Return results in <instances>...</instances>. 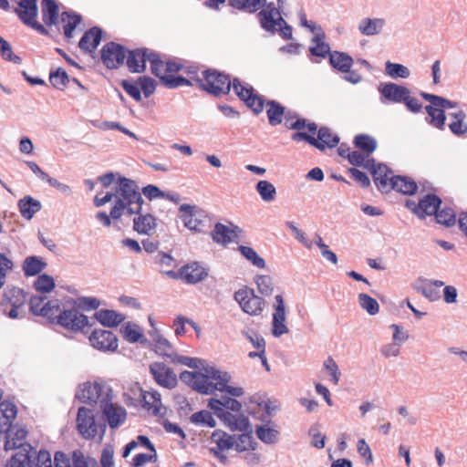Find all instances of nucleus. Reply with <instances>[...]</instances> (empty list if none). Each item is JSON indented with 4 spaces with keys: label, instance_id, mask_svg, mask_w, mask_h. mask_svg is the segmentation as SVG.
Instances as JSON below:
<instances>
[{
    "label": "nucleus",
    "instance_id": "nucleus-1",
    "mask_svg": "<svg viewBox=\"0 0 467 467\" xmlns=\"http://www.w3.org/2000/svg\"><path fill=\"white\" fill-rule=\"evenodd\" d=\"M30 311L35 316L47 317L68 330L79 331L88 326V317L73 306L70 309L60 308L59 300H49L47 296H33L30 298Z\"/></svg>",
    "mask_w": 467,
    "mask_h": 467
},
{
    "label": "nucleus",
    "instance_id": "nucleus-2",
    "mask_svg": "<svg viewBox=\"0 0 467 467\" xmlns=\"http://www.w3.org/2000/svg\"><path fill=\"white\" fill-rule=\"evenodd\" d=\"M111 387L104 381L89 383V405L99 404L102 418L110 429H118L127 420V410L124 407L114 403Z\"/></svg>",
    "mask_w": 467,
    "mask_h": 467
},
{
    "label": "nucleus",
    "instance_id": "nucleus-3",
    "mask_svg": "<svg viewBox=\"0 0 467 467\" xmlns=\"http://www.w3.org/2000/svg\"><path fill=\"white\" fill-rule=\"evenodd\" d=\"M113 198L115 199L114 213H117L119 209L124 207V202H128V205L144 202L138 183L121 175H119L114 192H108L102 197H99L98 194L94 197L93 202L96 207H100L110 202Z\"/></svg>",
    "mask_w": 467,
    "mask_h": 467
},
{
    "label": "nucleus",
    "instance_id": "nucleus-4",
    "mask_svg": "<svg viewBox=\"0 0 467 467\" xmlns=\"http://www.w3.org/2000/svg\"><path fill=\"white\" fill-rule=\"evenodd\" d=\"M202 78L197 77L195 83L200 88L214 97L227 95L231 88L233 80L230 75L216 69L208 68L202 71Z\"/></svg>",
    "mask_w": 467,
    "mask_h": 467
},
{
    "label": "nucleus",
    "instance_id": "nucleus-5",
    "mask_svg": "<svg viewBox=\"0 0 467 467\" xmlns=\"http://www.w3.org/2000/svg\"><path fill=\"white\" fill-rule=\"evenodd\" d=\"M316 133L317 138H315L314 134L309 132H295L291 135V140L294 141H306L320 151H325L327 149H334L339 143V137L327 127L317 129Z\"/></svg>",
    "mask_w": 467,
    "mask_h": 467
},
{
    "label": "nucleus",
    "instance_id": "nucleus-6",
    "mask_svg": "<svg viewBox=\"0 0 467 467\" xmlns=\"http://www.w3.org/2000/svg\"><path fill=\"white\" fill-rule=\"evenodd\" d=\"M232 88L235 95L251 109L255 115L260 114L265 106V99L257 94L249 84H243L239 78L233 79Z\"/></svg>",
    "mask_w": 467,
    "mask_h": 467
},
{
    "label": "nucleus",
    "instance_id": "nucleus-7",
    "mask_svg": "<svg viewBox=\"0 0 467 467\" xmlns=\"http://www.w3.org/2000/svg\"><path fill=\"white\" fill-rule=\"evenodd\" d=\"M17 5L18 6L14 8V12L25 25L41 35L48 34L45 26L36 20L38 15L37 0H20Z\"/></svg>",
    "mask_w": 467,
    "mask_h": 467
},
{
    "label": "nucleus",
    "instance_id": "nucleus-8",
    "mask_svg": "<svg viewBox=\"0 0 467 467\" xmlns=\"http://www.w3.org/2000/svg\"><path fill=\"white\" fill-rule=\"evenodd\" d=\"M101 61L108 69H117L125 64L128 48L119 43L110 41L101 48Z\"/></svg>",
    "mask_w": 467,
    "mask_h": 467
},
{
    "label": "nucleus",
    "instance_id": "nucleus-9",
    "mask_svg": "<svg viewBox=\"0 0 467 467\" xmlns=\"http://www.w3.org/2000/svg\"><path fill=\"white\" fill-rule=\"evenodd\" d=\"M234 298L240 305L242 310L250 316H258L263 311L265 300L256 296L253 290L239 289L234 293Z\"/></svg>",
    "mask_w": 467,
    "mask_h": 467
},
{
    "label": "nucleus",
    "instance_id": "nucleus-10",
    "mask_svg": "<svg viewBox=\"0 0 467 467\" xmlns=\"http://www.w3.org/2000/svg\"><path fill=\"white\" fill-rule=\"evenodd\" d=\"M180 212L183 213L182 219L185 227L195 232H204L206 227L207 215L204 211L195 205L182 204Z\"/></svg>",
    "mask_w": 467,
    "mask_h": 467
},
{
    "label": "nucleus",
    "instance_id": "nucleus-11",
    "mask_svg": "<svg viewBox=\"0 0 467 467\" xmlns=\"http://www.w3.org/2000/svg\"><path fill=\"white\" fill-rule=\"evenodd\" d=\"M89 344L101 352H116L119 339L110 330L94 329L89 335Z\"/></svg>",
    "mask_w": 467,
    "mask_h": 467
},
{
    "label": "nucleus",
    "instance_id": "nucleus-12",
    "mask_svg": "<svg viewBox=\"0 0 467 467\" xmlns=\"http://www.w3.org/2000/svg\"><path fill=\"white\" fill-rule=\"evenodd\" d=\"M203 373L196 371V375L199 377L193 379L191 388L201 394H212L216 390V386L211 379L217 380V378L220 377V370L210 366L203 368Z\"/></svg>",
    "mask_w": 467,
    "mask_h": 467
},
{
    "label": "nucleus",
    "instance_id": "nucleus-13",
    "mask_svg": "<svg viewBox=\"0 0 467 467\" xmlns=\"http://www.w3.org/2000/svg\"><path fill=\"white\" fill-rule=\"evenodd\" d=\"M378 90L382 104L402 103L405 99V95L410 93V90L407 87L394 82L380 83Z\"/></svg>",
    "mask_w": 467,
    "mask_h": 467
},
{
    "label": "nucleus",
    "instance_id": "nucleus-14",
    "mask_svg": "<svg viewBox=\"0 0 467 467\" xmlns=\"http://www.w3.org/2000/svg\"><path fill=\"white\" fill-rule=\"evenodd\" d=\"M150 372L156 383L163 388L171 389L178 383L176 374L163 362L151 363L150 365Z\"/></svg>",
    "mask_w": 467,
    "mask_h": 467
},
{
    "label": "nucleus",
    "instance_id": "nucleus-15",
    "mask_svg": "<svg viewBox=\"0 0 467 467\" xmlns=\"http://www.w3.org/2000/svg\"><path fill=\"white\" fill-rule=\"evenodd\" d=\"M152 50L146 47L129 49L125 59L126 66L131 73H143L146 62L149 61Z\"/></svg>",
    "mask_w": 467,
    "mask_h": 467
},
{
    "label": "nucleus",
    "instance_id": "nucleus-16",
    "mask_svg": "<svg viewBox=\"0 0 467 467\" xmlns=\"http://www.w3.org/2000/svg\"><path fill=\"white\" fill-rule=\"evenodd\" d=\"M275 299V306L272 320V334L274 337H279L282 335L288 333L289 330L285 324L286 314L283 296L281 295H277Z\"/></svg>",
    "mask_w": 467,
    "mask_h": 467
},
{
    "label": "nucleus",
    "instance_id": "nucleus-17",
    "mask_svg": "<svg viewBox=\"0 0 467 467\" xmlns=\"http://www.w3.org/2000/svg\"><path fill=\"white\" fill-rule=\"evenodd\" d=\"M441 204V199L438 195L428 193L419 201L417 206L412 208V212L418 217L423 219L426 215L435 214Z\"/></svg>",
    "mask_w": 467,
    "mask_h": 467
},
{
    "label": "nucleus",
    "instance_id": "nucleus-18",
    "mask_svg": "<svg viewBox=\"0 0 467 467\" xmlns=\"http://www.w3.org/2000/svg\"><path fill=\"white\" fill-rule=\"evenodd\" d=\"M241 232V228L236 225L229 228L222 223H216L211 235L215 243L227 245L232 242H238V235Z\"/></svg>",
    "mask_w": 467,
    "mask_h": 467
},
{
    "label": "nucleus",
    "instance_id": "nucleus-19",
    "mask_svg": "<svg viewBox=\"0 0 467 467\" xmlns=\"http://www.w3.org/2000/svg\"><path fill=\"white\" fill-rule=\"evenodd\" d=\"M444 285V282L441 280H431L424 277L417 278L412 286L413 288L421 293L426 298L431 301H435L440 297L439 291L436 289L437 287H441Z\"/></svg>",
    "mask_w": 467,
    "mask_h": 467
},
{
    "label": "nucleus",
    "instance_id": "nucleus-20",
    "mask_svg": "<svg viewBox=\"0 0 467 467\" xmlns=\"http://www.w3.org/2000/svg\"><path fill=\"white\" fill-rule=\"evenodd\" d=\"M89 319L99 322L105 327H116L126 319V317L115 310L102 308L97 310Z\"/></svg>",
    "mask_w": 467,
    "mask_h": 467
},
{
    "label": "nucleus",
    "instance_id": "nucleus-21",
    "mask_svg": "<svg viewBox=\"0 0 467 467\" xmlns=\"http://www.w3.org/2000/svg\"><path fill=\"white\" fill-rule=\"evenodd\" d=\"M283 119H285V126L289 130H295L298 132L306 128L311 134L317 132V125L315 122H307L306 119L297 118V114L294 111H285Z\"/></svg>",
    "mask_w": 467,
    "mask_h": 467
},
{
    "label": "nucleus",
    "instance_id": "nucleus-22",
    "mask_svg": "<svg viewBox=\"0 0 467 467\" xmlns=\"http://www.w3.org/2000/svg\"><path fill=\"white\" fill-rule=\"evenodd\" d=\"M391 173V170L383 163H378V169L373 171L372 178L380 192H389L391 190L392 177H389Z\"/></svg>",
    "mask_w": 467,
    "mask_h": 467
},
{
    "label": "nucleus",
    "instance_id": "nucleus-23",
    "mask_svg": "<svg viewBox=\"0 0 467 467\" xmlns=\"http://www.w3.org/2000/svg\"><path fill=\"white\" fill-rule=\"evenodd\" d=\"M265 0H227L228 5L240 12L247 14H255L258 12V5ZM226 0H216L214 4L217 10L221 9V5H224Z\"/></svg>",
    "mask_w": 467,
    "mask_h": 467
},
{
    "label": "nucleus",
    "instance_id": "nucleus-24",
    "mask_svg": "<svg viewBox=\"0 0 467 467\" xmlns=\"http://www.w3.org/2000/svg\"><path fill=\"white\" fill-rule=\"evenodd\" d=\"M142 402V407L151 411L154 416H163L166 413V408L162 407L161 394L157 390L145 392Z\"/></svg>",
    "mask_w": 467,
    "mask_h": 467
},
{
    "label": "nucleus",
    "instance_id": "nucleus-25",
    "mask_svg": "<svg viewBox=\"0 0 467 467\" xmlns=\"http://www.w3.org/2000/svg\"><path fill=\"white\" fill-rule=\"evenodd\" d=\"M133 230L140 234H150V231L157 226L156 218L150 213L143 214L141 212L132 219Z\"/></svg>",
    "mask_w": 467,
    "mask_h": 467
},
{
    "label": "nucleus",
    "instance_id": "nucleus-26",
    "mask_svg": "<svg viewBox=\"0 0 467 467\" xmlns=\"http://www.w3.org/2000/svg\"><path fill=\"white\" fill-rule=\"evenodd\" d=\"M150 336L155 343V352L158 355L169 358L171 361L175 357L176 352L168 339L165 338L157 329H155L153 332H150Z\"/></svg>",
    "mask_w": 467,
    "mask_h": 467
},
{
    "label": "nucleus",
    "instance_id": "nucleus-27",
    "mask_svg": "<svg viewBox=\"0 0 467 467\" xmlns=\"http://www.w3.org/2000/svg\"><path fill=\"white\" fill-rule=\"evenodd\" d=\"M19 212L23 218L31 220L42 209V203L30 195H26L18 201Z\"/></svg>",
    "mask_w": 467,
    "mask_h": 467
},
{
    "label": "nucleus",
    "instance_id": "nucleus-28",
    "mask_svg": "<svg viewBox=\"0 0 467 467\" xmlns=\"http://www.w3.org/2000/svg\"><path fill=\"white\" fill-rule=\"evenodd\" d=\"M329 65L339 72H348L354 64L352 57L343 51L334 50L328 59Z\"/></svg>",
    "mask_w": 467,
    "mask_h": 467
},
{
    "label": "nucleus",
    "instance_id": "nucleus-29",
    "mask_svg": "<svg viewBox=\"0 0 467 467\" xmlns=\"http://www.w3.org/2000/svg\"><path fill=\"white\" fill-rule=\"evenodd\" d=\"M120 333L123 338L129 343L140 342L144 344L147 342V338L144 337L141 327L132 322H127L120 327Z\"/></svg>",
    "mask_w": 467,
    "mask_h": 467
},
{
    "label": "nucleus",
    "instance_id": "nucleus-30",
    "mask_svg": "<svg viewBox=\"0 0 467 467\" xmlns=\"http://www.w3.org/2000/svg\"><path fill=\"white\" fill-rule=\"evenodd\" d=\"M391 190H395L406 195H413L418 190V185L414 180L407 176H392Z\"/></svg>",
    "mask_w": 467,
    "mask_h": 467
},
{
    "label": "nucleus",
    "instance_id": "nucleus-31",
    "mask_svg": "<svg viewBox=\"0 0 467 467\" xmlns=\"http://www.w3.org/2000/svg\"><path fill=\"white\" fill-rule=\"evenodd\" d=\"M183 281L187 284H196L203 280L207 275L209 269L202 265H183Z\"/></svg>",
    "mask_w": 467,
    "mask_h": 467
},
{
    "label": "nucleus",
    "instance_id": "nucleus-32",
    "mask_svg": "<svg viewBox=\"0 0 467 467\" xmlns=\"http://www.w3.org/2000/svg\"><path fill=\"white\" fill-rule=\"evenodd\" d=\"M325 38V33H317L312 39H311V46L309 47V52L314 57H318L322 58H326L328 57H330V54H332V51L330 49L329 44L326 43L324 41Z\"/></svg>",
    "mask_w": 467,
    "mask_h": 467
},
{
    "label": "nucleus",
    "instance_id": "nucleus-33",
    "mask_svg": "<svg viewBox=\"0 0 467 467\" xmlns=\"http://www.w3.org/2000/svg\"><path fill=\"white\" fill-rule=\"evenodd\" d=\"M5 297L11 303L12 308L7 313L10 318L18 317V308L24 304L26 296L24 291L19 288H13L5 293Z\"/></svg>",
    "mask_w": 467,
    "mask_h": 467
},
{
    "label": "nucleus",
    "instance_id": "nucleus-34",
    "mask_svg": "<svg viewBox=\"0 0 467 467\" xmlns=\"http://www.w3.org/2000/svg\"><path fill=\"white\" fill-rule=\"evenodd\" d=\"M266 115L269 124L273 127L282 123L285 115V108L276 100L266 101Z\"/></svg>",
    "mask_w": 467,
    "mask_h": 467
},
{
    "label": "nucleus",
    "instance_id": "nucleus-35",
    "mask_svg": "<svg viewBox=\"0 0 467 467\" xmlns=\"http://www.w3.org/2000/svg\"><path fill=\"white\" fill-rule=\"evenodd\" d=\"M42 19L43 22L50 26L56 25L58 20V5L55 0H42Z\"/></svg>",
    "mask_w": 467,
    "mask_h": 467
},
{
    "label": "nucleus",
    "instance_id": "nucleus-36",
    "mask_svg": "<svg viewBox=\"0 0 467 467\" xmlns=\"http://www.w3.org/2000/svg\"><path fill=\"white\" fill-rule=\"evenodd\" d=\"M384 26L383 18H364L358 24V30L364 36H374L379 34Z\"/></svg>",
    "mask_w": 467,
    "mask_h": 467
},
{
    "label": "nucleus",
    "instance_id": "nucleus-37",
    "mask_svg": "<svg viewBox=\"0 0 467 467\" xmlns=\"http://www.w3.org/2000/svg\"><path fill=\"white\" fill-rule=\"evenodd\" d=\"M420 96L426 101H429L431 103L429 106L434 107V110H433L434 117H437L439 108H457L458 107V102L450 100L446 98H443V97H441L438 95L421 91Z\"/></svg>",
    "mask_w": 467,
    "mask_h": 467
},
{
    "label": "nucleus",
    "instance_id": "nucleus-38",
    "mask_svg": "<svg viewBox=\"0 0 467 467\" xmlns=\"http://www.w3.org/2000/svg\"><path fill=\"white\" fill-rule=\"evenodd\" d=\"M236 435H230L222 430H216L212 433L211 440L216 443L219 451L234 448Z\"/></svg>",
    "mask_w": 467,
    "mask_h": 467
},
{
    "label": "nucleus",
    "instance_id": "nucleus-39",
    "mask_svg": "<svg viewBox=\"0 0 467 467\" xmlns=\"http://www.w3.org/2000/svg\"><path fill=\"white\" fill-rule=\"evenodd\" d=\"M231 380V375L228 372L220 370V377L217 378L215 382L216 390L225 391L233 397H241L244 394V389L239 387H232L227 385Z\"/></svg>",
    "mask_w": 467,
    "mask_h": 467
},
{
    "label": "nucleus",
    "instance_id": "nucleus-40",
    "mask_svg": "<svg viewBox=\"0 0 467 467\" xmlns=\"http://www.w3.org/2000/svg\"><path fill=\"white\" fill-rule=\"evenodd\" d=\"M255 434L262 442L269 445L278 442L280 436L278 430L271 428L268 425L256 426Z\"/></svg>",
    "mask_w": 467,
    "mask_h": 467
},
{
    "label": "nucleus",
    "instance_id": "nucleus-41",
    "mask_svg": "<svg viewBox=\"0 0 467 467\" xmlns=\"http://www.w3.org/2000/svg\"><path fill=\"white\" fill-rule=\"evenodd\" d=\"M60 20L63 24L65 36L67 39L71 38L73 36L74 29L81 21L80 16L66 11L61 14Z\"/></svg>",
    "mask_w": 467,
    "mask_h": 467
},
{
    "label": "nucleus",
    "instance_id": "nucleus-42",
    "mask_svg": "<svg viewBox=\"0 0 467 467\" xmlns=\"http://www.w3.org/2000/svg\"><path fill=\"white\" fill-rule=\"evenodd\" d=\"M353 144L356 148L364 151L367 156L373 153L377 149V141L368 134H358L355 136Z\"/></svg>",
    "mask_w": 467,
    "mask_h": 467
},
{
    "label": "nucleus",
    "instance_id": "nucleus-43",
    "mask_svg": "<svg viewBox=\"0 0 467 467\" xmlns=\"http://www.w3.org/2000/svg\"><path fill=\"white\" fill-rule=\"evenodd\" d=\"M424 109L429 116V118H426V121L432 127L440 130H443L445 129V122L447 119L445 114V109L447 108H439L437 117L433 116L434 107L425 106Z\"/></svg>",
    "mask_w": 467,
    "mask_h": 467
},
{
    "label": "nucleus",
    "instance_id": "nucleus-44",
    "mask_svg": "<svg viewBox=\"0 0 467 467\" xmlns=\"http://www.w3.org/2000/svg\"><path fill=\"white\" fill-rule=\"evenodd\" d=\"M257 442L252 436V432H244L239 435H236L234 449L238 452H243L245 451H254L256 449Z\"/></svg>",
    "mask_w": 467,
    "mask_h": 467
},
{
    "label": "nucleus",
    "instance_id": "nucleus-45",
    "mask_svg": "<svg viewBox=\"0 0 467 467\" xmlns=\"http://www.w3.org/2000/svg\"><path fill=\"white\" fill-rule=\"evenodd\" d=\"M385 72L391 78H408L410 75V69L402 64L387 61Z\"/></svg>",
    "mask_w": 467,
    "mask_h": 467
},
{
    "label": "nucleus",
    "instance_id": "nucleus-46",
    "mask_svg": "<svg viewBox=\"0 0 467 467\" xmlns=\"http://www.w3.org/2000/svg\"><path fill=\"white\" fill-rule=\"evenodd\" d=\"M256 192L263 201L270 202L275 200L276 190L273 183L268 181H259L255 185Z\"/></svg>",
    "mask_w": 467,
    "mask_h": 467
},
{
    "label": "nucleus",
    "instance_id": "nucleus-47",
    "mask_svg": "<svg viewBox=\"0 0 467 467\" xmlns=\"http://www.w3.org/2000/svg\"><path fill=\"white\" fill-rule=\"evenodd\" d=\"M142 204H129L128 202H124V207L119 209L117 213H114L113 207L110 210V216L112 220H119L122 217H131L132 215L137 216L140 212H142Z\"/></svg>",
    "mask_w": 467,
    "mask_h": 467
},
{
    "label": "nucleus",
    "instance_id": "nucleus-48",
    "mask_svg": "<svg viewBox=\"0 0 467 467\" xmlns=\"http://www.w3.org/2000/svg\"><path fill=\"white\" fill-rule=\"evenodd\" d=\"M161 82L168 88H175L181 86H192L191 79L182 76H175L172 74H164L161 77Z\"/></svg>",
    "mask_w": 467,
    "mask_h": 467
},
{
    "label": "nucleus",
    "instance_id": "nucleus-49",
    "mask_svg": "<svg viewBox=\"0 0 467 467\" xmlns=\"http://www.w3.org/2000/svg\"><path fill=\"white\" fill-rule=\"evenodd\" d=\"M190 420L192 423L195 425L207 426L210 428H213L216 426V421L213 419L212 413L204 410L193 413L191 416Z\"/></svg>",
    "mask_w": 467,
    "mask_h": 467
},
{
    "label": "nucleus",
    "instance_id": "nucleus-50",
    "mask_svg": "<svg viewBox=\"0 0 467 467\" xmlns=\"http://www.w3.org/2000/svg\"><path fill=\"white\" fill-rule=\"evenodd\" d=\"M277 15L270 14L266 11H259L257 13V18L259 20L260 26L266 31H275V26L280 25L278 21V17L275 18Z\"/></svg>",
    "mask_w": 467,
    "mask_h": 467
},
{
    "label": "nucleus",
    "instance_id": "nucleus-51",
    "mask_svg": "<svg viewBox=\"0 0 467 467\" xmlns=\"http://www.w3.org/2000/svg\"><path fill=\"white\" fill-rule=\"evenodd\" d=\"M358 303L362 309L366 310L370 316H375L379 311V303L365 293H360L358 295Z\"/></svg>",
    "mask_w": 467,
    "mask_h": 467
},
{
    "label": "nucleus",
    "instance_id": "nucleus-52",
    "mask_svg": "<svg viewBox=\"0 0 467 467\" xmlns=\"http://www.w3.org/2000/svg\"><path fill=\"white\" fill-rule=\"evenodd\" d=\"M437 223L447 227L454 225L456 223V213L451 208L444 207L441 211H437L434 214Z\"/></svg>",
    "mask_w": 467,
    "mask_h": 467
},
{
    "label": "nucleus",
    "instance_id": "nucleus-53",
    "mask_svg": "<svg viewBox=\"0 0 467 467\" xmlns=\"http://www.w3.org/2000/svg\"><path fill=\"white\" fill-rule=\"evenodd\" d=\"M49 81L54 88L63 89L69 81V78L65 69L58 67L57 70L50 72Z\"/></svg>",
    "mask_w": 467,
    "mask_h": 467
},
{
    "label": "nucleus",
    "instance_id": "nucleus-54",
    "mask_svg": "<svg viewBox=\"0 0 467 467\" xmlns=\"http://www.w3.org/2000/svg\"><path fill=\"white\" fill-rule=\"evenodd\" d=\"M229 429L232 431H238L243 433L253 432L252 425L249 421V419L244 414L235 415Z\"/></svg>",
    "mask_w": 467,
    "mask_h": 467
},
{
    "label": "nucleus",
    "instance_id": "nucleus-55",
    "mask_svg": "<svg viewBox=\"0 0 467 467\" xmlns=\"http://www.w3.org/2000/svg\"><path fill=\"white\" fill-rule=\"evenodd\" d=\"M0 54L5 60L20 64L22 59L12 51L11 45L0 36Z\"/></svg>",
    "mask_w": 467,
    "mask_h": 467
},
{
    "label": "nucleus",
    "instance_id": "nucleus-56",
    "mask_svg": "<svg viewBox=\"0 0 467 467\" xmlns=\"http://www.w3.org/2000/svg\"><path fill=\"white\" fill-rule=\"evenodd\" d=\"M5 467H32L31 457L28 453L17 452L10 458Z\"/></svg>",
    "mask_w": 467,
    "mask_h": 467
},
{
    "label": "nucleus",
    "instance_id": "nucleus-57",
    "mask_svg": "<svg viewBox=\"0 0 467 467\" xmlns=\"http://www.w3.org/2000/svg\"><path fill=\"white\" fill-rule=\"evenodd\" d=\"M77 429L83 438L88 439V408L82 406L78 410Z\"/></svg>",
    "mask_w": 467,
    "mask_h": 467
},
{
    "label": "nucleus",
    "instance_id": "nucleus-58",
    "mask_svg": "<svg viewBox=\"0 0 467 467\" xmlns=\"http://www.w3.org/2000/svg\"><path fill=\"white\" fill-rule=\"evenodd\" d=\"M259 292L265 296H270L274 290L272 278L269 275H259L254 277Z\"/></svg>",
    "mask_w": 467,
    "mask_h": 467
},
{
    "label": "nucleus",
    "instance_id": "nucleus-59",
    "mask_svg": "<svg viewBox=\"0 0 467 467\" xmlns=\"http://www.w3.org/2000/svg\"><path fill=\"white\" fill-rule=\"evenodd\" d=\"M137 82L138 85H140L145 98H149L154 93L157 83L152 78L149 76H141L138 78Z\"/></svg>",
    "mask_w": 467,
    "mask_h": 467
},
{
    "label": "nucleus",
    "instance_id": "nucleus-60",
    "mask_svg": "<svg viewBox=\"0 0 467 467\" xmlns=\"http://www.w3.org/2000/svg\"><path fill=\"white\" fill-rule=\"evenodd\" d=\"M34 286L38 292L48 293L54 288L55 282L51 276L42 275L37 277L34 284Z\"/></svg>",
    "mask_w": 467,
    "mask_h": 467
},
{
    "label": "nucleus",
    "instance_id": "nucleus-61",
    "mask_svg": "<svg viewBox=\"0 0 467 467\" xmlns=\"http://www.w3.org/2000/svg\"><path fill=\"white\" fill-rule=\"evenodd\" d=\"M149 62L150 63L151 73L161 79V77H163L164 75L161 74L164 67V62L161 60V56L158 53L152 51Z\"/></svg>",
    "mask_w": 467,
    "mask_h": 467
},
{
    "label": "nucleus",
    "instance_id": "nucleus-62",
    "mask_svg": "<svg viewBox=\"0 0 467 467\" xmlns=\"http://www.w3.org/2000/svg\"><path fill=\"white\" fill-rule=\"evenodd\" d=\"M105 37V32L104 30L99 26H92L89 27V46H91V48H89V53H91L94 49H96L101 40Z\"/></svg>",
    "mask_w": 467,
    "mask_h": 467
},
{
    "label": "nucleus",
    "instance_id": "nucleus-63",
    "mask_svg": "<svg viewBox=\"0 0 467 467\" xmlns=\"http://www.w3.org/2000/svg\"><path fill=\"white\" fill-rule=\"evenodd\" d=\"M176 364H182L187 366L191 368H199L201 365H202L203 360L197 358H191L187 356L178 355L176 353L175 357L171 361Z\"/></svg>",
    "mask_w": 467,
    "mask_h": 467
},
{
    "label": "nucleus",
    "instance_id": "nucleus-64",
    "mask_svg": "<svg viewBox=\"0 0 467 467\" xmlns=\"http://www.w3.org/2000/svg\"><path fill=\"white\" fill-rule=\"evenodd\" d=\"M324 368L326 371L329 374L331 377V381L334 384H337L339 381V378L341 373L339 372L338 366L336 363V361L331 358L328 357L325 362H324Z\"/></svg>",
    "mask_w": 467,
    "mask_h": 467
}]
</instances>
